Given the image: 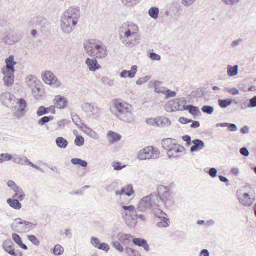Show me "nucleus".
<instances>
[{
	"mask_svg": "<svg viewBox=\"0 0 256 256\" xmlns=\"http://www.w3.org/2000/svg\"><path fill=\"white\" fill-rule=\"evenodd\" d=\"M138 70V68L136 66H132L131 70L128 71L126 70H124L120 73V76L122 78H133L134 77Z\"/></svg>",
	"mask_w": 256,
	"mask_h": 256,
	"instance_id": "obj_23",
	"label": "nucleus"
},
{
	"mask_svg": "<svg viewBox=\"0 0 256 256\" xmlns=\"http://www.w3.org/2000/svg\"><path fill=\"white\" fill-rule=\"evenodd\" d=\"M57 146L62 149L66 148L68 144V140L62 137H58L56 140Z\"/></svg>",
	"mask_w": 256,
	"mask_h": 256,
	"instance_id": "obj_27",
	"label": "nucleus"
},
{
	"mask_svg": "<svg viewBox=\"0 0 256 256\" xmlns=\"http://www.w3.org/2000/svg\"><path fill=\"white\" fill-rule=\"evenodd\" d=\"M160 204H159V206H156L155 207L152 208V209L153 212L154 214L157 218H164L166 215L163 211H162L160 208Z\"/></svg>",
	"mask_w": 256,
	"mask_h": 256,
	"instance_id": "obj_35",
	"label": "nucleus"
},
{
	"mask_svg": "<svg viewBox=\"0 0 256 256\" xmlns=\"http://www.w3.org/2000/svg\"><path fill=\"white\" fill-rule=\"evenodd\" d=\"M137 208L132 205L121 204L120 213L126 224L128 226H132L138 218Z\"/></svg>",
	"mask_w": 256,
	"mask_h": 256,
	"instance_id": "obj_7",
	"label": "nucleus"
},
{
	"mask_svg": "<svg viewBox=\"0 0 256 256\" xmlns=\"http://www.w3.org/2000/svg\"><path fill=\"white\" fill-rule=\"evenodd\" d=\"M16 105L13 108L17 112L18 116H22L26 112L27 102L24 98L16 100Z\"/></svg>",
	"mask_w": 256,
	"mask_h": 256,
	"instance_id": "obj_14",
	"label": "nucleus"
},
{
	"mask_svg": "<svg viewBox=\"0 0 256 256\" xmlns=\"http://www.w3.org/2000/svg\"><path fill=\"white\" fill-rule=\"evenodd\" d=\"M14 56H10L6 60V66L2 69V72L4 76L14 74V66L16 64V62L14 60Z\"/></svg>",
	"mask_w": 256,
	"mask_h": 256,
	"instance_id": "obj_10",
	"label": "nucleus"
},
{
	"mask_svg": "<svg viewBox=\"0 0 256 256\" xmlns=\"http://www.w3.org/2000/svg\"><path fill=\"white\" fill-rule=\"evenodd\" d=\"M64 248L60 244H56L54 248L53 254L56 256L62 255L64 252Z\"/></svg>",
	"mask_w": 256,
	"mask_h": 256,
	"instance_id": "obj_42",
	"label": "nucleus"
},
{
	"mask_svg": "<svg viewBox=\"0 0 256 256\" xmlns=\"http://www.w3.org/2000/svg\"><path fill=\"white\" fill-rule=\"evenodd\" d=\"M167 112H171L180 109V98L170 101L164 106Z\"/></svg>",
	"mask_w": 256,
	"mask_h": 256,
	"instance_id": "obj_18",
	"label": "nucleus"
},
{
	"mask_svg": "<svg viewBox=\"0 0 256 256\" xmlns=\"http://www.w3.org/2000/svg\"><path fill=\"white\" fill-rule=\"evenodd\" d=\"M32 95L37 100L40 99L44 94V89L41 87L40 84L32 89Z\"/></svg>",
	"mask_w": 256,
	"mask_h": 256,
	"instance_id": "obj_29",
	"label": "nucleus"
},
{
	"mask_svg": "<svg viewBox=\"0 0 256 256\" xmlns=\"http://www.w3.org/2000/svg\"><path fill=\"white\" fill-rule=\"evenodd\" d=\"M160 219L161 220V221L156 224L158 227L160 228H166L170 226V221L168 218L164 216V218H161Z\"/></svg>",
	"mask_w": 256,
	"mask_h": 256,
	"instance_id": "obj_40",
	"label": "nucleus"
},
{
	"mask_svg": "<svg viewBox=\"0 0 256 256\" xmlns=\"http://www.w3.org/2000/svg\"><path fill=\"white\" fill-rule=\"evenodd\" d=\"M250 86L248 88V91L250 92H254L256 91V78H251L250 80Z\"/></svg>",
	"mask_w": 256,
	"mask_h": 256,
	"instance_id": "obj_49",
	"label": "nucleus"
},
{
	"mask_svg": "<svg viewBox=\"0 0 256 256\" xmlns=\"http://www.w3.org/2000/svg\"><path fill=\"white\" fill-rule=\"evenodd\" d=\"M151 77L148 76H147L144 78H141L136 82V84L138 85H141L142 84H144Z\"/></svg>",
	"mask_w": 256,
	"mask_h": 256,
	"instance_id": "obj_58",
	"label": "nucleus"
},
{
	"mask_svg": "<svg viewBox=\"0 0 256 256\" xmlns=\"http://www.w3.org/2000/svg\"><path fill=\"white\" fill-rule=\"evenodd\" d=\"M70 120L67 119L62 120L58 122V128H62L66 126L69 124Z\"/></svg>",
	"mask_w": 256,
	"mask_h": 256,
	"instance_id": "obj_55",
	"label": "nucleus"
},
{
	"mask_svg": "<svg viewBox=\"0 0 256 256\" xmlns=\"http://www.w3.org/2000/svg\"><path fill=\"white\" fill-rule=\"evenodd\" d=\"M84 144V140L82 136H78L74 140V144L79 147L82 146Z\"/></svg>",
	"mask_w": 256,
	"mask_h": 256,
	"instance_id": "obj_50",
	"label": "nucleus"
},
{
	"mask_svg": "<svg viewBox=\"0 0 256 256\" xmlns=\"http://www.w3.org/2000/svg\"><path fill=\"white\" fill-rule=\"evenodd\" d=\"M254 190L249 185L241 187L236 192L240 203L244 206H250L254 202Z\"/></svg>",
	"mask_w": 256,
	"mask_h": 256,
	"instance_id": "obj_6",
	"label": "nucleus"
},
{
	"mask_svg": "<svg viewBox=\"0 0 256 256\" xmlns=\"http://www.w3.org/2000/svg\"><path fill=\"white\" fill-rule=\"evenodd\" d=\"M113 104L114 107L110 110L118 118L129 124L134 121V116L130 104L122 100H114Z\"/></svg>",
	"mask_w": 256,
	"mask_h": 256,
	"instance_id": "obj_1",
	"label": "nucleus"
},
{
	"mask_svg": "<svg viewBox=\"0 0 256 256\" xmlns=\"http://www.w3.org/2000/svg\"><path fill=\"white\" fill-rule=\"evenodd\" d=\"M43 80L48 84L54 88H58L60 87L61 82L54 74L50 71H47L44 74H42Z\"/></svg>",
	"mask_w": 256,
	"mask_h": 256,
	"instance_id": "obj_11",
	"label": "nucleus"
},
{
	"mask_svg": "<svg viewBox=\"0 0 256 256\" xmlns=\"http://www.w3.org/2000/svg\"><path fill=\"white\" fill-rule=\"evenodd\" d=\"M90 243L93 246L98 249L99 246L101 244L100 240L96 237L92 238Z\"/></svg>",
	"mask_w": 256,
	"mask_h": 256,
	"instance_id": "obj_52",
	"label": "nucleus"
},
{
	"mask_svg": "<svg viewBox=\"0 0 256 256\" xmlns=\"http://www.w3.org/2000/svg\"><path fill=\"white\" fill-rule=\"evenodd\" d=\"M107 138L108 140L110 143L114 144L120 140H121L122 136L112 131H110L108 134Z\"/></svg>",
	"mask_w": 256,
	"mask_h": 256,
	"instance_id": "obj_26",
	"label": "nucleus"
},
{
	"mask_svg": "<svg viewBox=\"0 0 256 256\" xmlns=\"http://www.w3.org/2000/svg\"><path fill=\"white\" fill-rule=\"evenodd\" d=\"M158 198L165 208H169L174 206L175 204V194L171 190L170 186H164L160 185L158 188Z\"/></svg>",
	"mask_w": 256,
	"mask_h": 256,
	"instance_id": "obj_5",
	"label": "nucleus"
},
{
	"mask_svg": "<svg viewBox=\"0 0 256 256\" xmlns=\"http://www.w3.org/2000/svg\"><path fill=\"white\" fill-rule=\"evenodd\" d=\"M80 16V11L78 8L71 7L64 14L61 19L60 28L66 33H70L77 25Z\"/></svg>",
	"mask_w": 256,
	"mask_h": 256,
	"instance_id": "obj_2",
	"label": "nucleus"
},
{
	"mask_svg": "<svg viewBox=\"0 0 256 256\" xmlns=\"http://www.w3.org/2000/svg\"><path fill=\"white\" fill-rule=\"evenodd\" d=\"M86 64L92 72H95L101 68L96 58L93 59L88 58L86 60Z\"/></svg>",
	"mask_w": 256,
	"mask_h": 256,
	"instance_id": "obj_20",
	"label": "nucleus"
},
{
	"mask_svg": "<svg viewBox=\"0 0 256 256\" xmlns=\"http://www.w3.org/2000/svg\"><path fill=\"white\" fill-rule=\"evenodd\" d=\"M28 239L35 246H38L40 244V240L34 236H28Z\"/></svg>",
	"mask_w": 256,
	"mask_h": 256,
	"instance_id": "obj_54",
	"label": "nucleus"
},
{
	"mask_svg": "<svg viewBox=\"0 0 256 256\" xmlns=\"http://www.w3.org/2000/svg\"><path fill=\"white\" fill-rule=\"evenodd\" d=\"M182 110H188V112L194 116L197 115L200 112L198 107L192 105L184 106Z\"/></svg>",
	"mask_w": 256,
	"mask_h": 256,
	"instance_id": "obj_32",
	"label": "nucleus"
},
{
	"mask_svg": "<svg viewBox=\"0 0 256 256\" xmlns=\"http://www.w3.org/2000/svg\"><path fill=\"white\" fill-rule=\"evenodd\" d=\"M54 119V117L53 116H46L41 118L38 121V124L40 126H44L46 124L48 123L50 121L53 120Z\"/></svg>",
	"mask_w": 256,
	"mask_h": 256,
	"instance_id": "obj_44",
	"label": "nucleus"
},
{
	"mask_svg": "<svg viewBox=\"0 0 256 256\" xmlns=\"http://www.w3.org/2000/svg\"><path fill=\"white\" fill-rule=\"evenodd\" d=\"M54 102L56 108L59 109L65 108L68 104V100L64 96H56Z\"/></svg>",
	"mask_w": 256,
	"mask_h": 256,
	"instance_id": "obj_17",
	"label": "nucleus"
},
{
	"mask_svg": "<svg viewBox=\"0 0 256 256\" xmlns=\"http://www.w3.org/2000/svg\"><path fill=\"white\" fill-rule=\"evenodd\" d=\"M160 84V82H158V81H156L154 82V86H156L155 89H154V92L156 93L162 94V92H164L168 90V89H166V88H158L157 86Z\"/></svg>",
	"mask_w": 256,
	"mask_h": 256,
	"instance_id": "obj_53",
	"label": "nucleus"
},
{
	"mask_svg": "<svg viewBox=\"0 0 256 256\" xmlns=\"http://www.w3.org/2000/svg\"><path fill=\"white\" fill-rule=\"evenodd\" d=\"M202 111L208 115H211L214 112V108L210 106H204L201 108Z\"/></svg>",
	"mask_w": 256,
	"mask_h": 256,
	"instance_id": "obj_46",
	"label": "nucleus"
},
{
	"mask_svg": "<svg viewBox=\"0 0 256 256\" xmlns=\"http://www.w3.org/2000/svg\"><path fill=\"white\" fill-rule=\"evenodd\" d=\"M162 94L166 96V98L168 99L171 98H174L176 96V94L175 92H172L170 90L168 89L164 92H162Z\"/></svg>",
	"mask_w": 256,
	"mask_h": 256,
	"instance_id": "obj_51",
	"label": "nucleus"
},
{
	"mask_svg": "<svg viewBox=\"0 0 256 256\" xmlns=\"http://www.w3.org/2000/svg\"><path fill=\"white\" fill-rule=\"evenodd\" d=\"M12 160V155L8 154H0V164L5 162L10 161Z\"/></svg>",
	"mask_w": 256,
	"mask_h": 256,
	"instance_id": "obj_45",
	"label": "nucleus"
},
{
	"mask_svg": "<svg viewBox=\"0 0 256 256\" xmlns=\"http://www.w3.org/2000/svg\"><path fill=\"white\" fill-rule=\"evenodd\" d=\"M234 100L230 99V98H227V99H224V100L220 99L218 100V102L220 106L222 108H226L228 106H230L232 104L234 103Z\"/></svg>",
	"mask_w": 256,
	"mask_h": 256,
	"instance_id": "obj_36",
	"label": "nucleus"
},
{
	"mask_svg": "<svg viewBox=\"0 0 256 256\" xmlns=\"http://www.w3.org/2000/svg\"><path fill=\"white\" fill-rule=\"evenodd\" d=\"M16 100L14 95L8 92L2 93L0 96V101L4 106L8 108H13V105L16 102Z\"/></svg>",
	"mask_w": 256,
	"mask_h": 256,
	"instance_id": "obj_12",
	"label": "nucleus"
},
{
	"mask_svg": "<svg viewBox=\"0 0 256 256\" xmlns=\"http://www.w3.org/2000/svg\"><path fill=\"white\" fill-rule=\"evenodd\" d=\"M132 236L130 234H125L123 233H119L118 234V241L124 246H128L130 244Z\"/></svg>",
	"mask_w": 256,
	"mask_h": 256,
	"instance_id": "obj_22",
	"label": "nucleus"
},
{
	"mask_svg": "<svg viewBox=\"0 0 256 256\" xmlns=\"http://www.w3.org/2000/svg\"><path fill=\"white\" fill-rule=\"evenodd\" d=\"M112 166L114 170H121L123 168L126 166L125 165L122 166V163L118 162H114L112 164Z\"/></svg>",
	"mask_w": 256,
	"mask_h": 256,
	"instance_id": "obj_56",
	"label": "nucleus"
},
{
	"mask_svg": "<svg viewBox=\"0 0 256 256\" xmlns=\"http://www.w3.org/2000/svg\"><path fill=\"white\" fill-rule=\"evenodd\" d=\"M184 150V147L176 144L168 152V158H172L179 157L180 154L182 153Z\"/></svg>",
	"mask_w": 256,
	"mask_h": 256,
	"instance_id": "obj_16",
	"label": "nucleus"
},
{
	"mask_svg": "<svg viewBox=\"0 0 256 256\" xmlns=\"http://www.w3.org/2000/svg\"><path fill=\"white\" fill-rule=\"evenodd\" d=\"M140 39L138 26L133 22H128V28L124 32V35L120 34L122 44L126 47L132 48L140 44Z\"/></svg>",
	"mask_w": 256,
	"mask_h": 256,
	"instance_id": "obj_4",
	"label": "nucleus"
},
{
	"mask_svg": "<svg viewBox=\"0 0 256 256\" xmlns=\"http://www.w3.org/2000/svg\"><path fill=\"white\" fill-rule=\"evenodd\" d=\"M49 114L48 109L44 106H40L36 114L38 116Z\"/></svg>",
	"mask_w": 256,
	"mask_h": 256,
	"instance_id": "obj_47",
	"label": "nucleus"
},
{
	"mask_svg": "<svg viewBox=\"0 0 256 256\" xmlns=\"http://www.w3.org/2000/svg\"><path fill=\"white\" fill-rule=\"evenodd\" d=\"M126 252L128 256H136L138 254L136 251L130 248H126Z\"/></svg>",
	"mask_w": 256,
	"mask_h": 256,
	"instance_id": "obj_60",
	"label": "nucleus"
},
{
	"mask_svg": "<svg viewBox=\"0 0 256 256\" xmlns=\"http://www.w3.org/2000/svg\"><path fill=\"white\" fill-rule=\"evenodd\" d=\"M7 202L10 207L16 210H19L22 208V204L18 200L9 198Z\"/></svg>",
	"mask_w": 256,
	"mask_h": 256,
	"instance_id": "obj_33",
	"label": "nucleus"
},
{
	"mask_svg": "<svg viewBox=\"0 0 256 256\" xmlns=\"http://www.w3.org/2000/svg\"><path fill=\"white\" fill-rule=\"evenodd\" d=\"M122 244L119 241H114L112 242V246L120 252H122L124 250Z\"/></svg>",
	"mask_w": 256,
	"mask_h": 256,
	"instance_id": "obj_48",
	"label": "nucleus"
},
{
	"mask_svg": "<svg viewBox=\"0 0 256 256\" xmlns=\"http://www.w3.org/2000/svg\"><path fill=\"white\" fill-rule=\"evenodd\" d=\"M142 152L144 154L146 160L158 159L159 158L160 152L158 148H154L152 146H148L142 150Z\"/></svg>",
	"mask_w": 256,
	"mask_h": 256,
	"instance_id": "obj_13",
	"label": "nucleus"
},
{
	"mask_svg": "<svg viewBox=\"0 0 256 256\" xmlns=\"http://www.w3.org/2000/svg\"><path fill=\"white\" fill-rule=\"evenodd\" d=\"M160 201L156 194H152L144 197L139 202L137 208L138 212H145L152 208L159 206Z\"/></svg>",
	"mask_w": 256,
	"mask_h": 256,
	"instance_id": "obj_8",
	"label": "nucleus"
},
{
	"mask_svg": "<svg viewBox=\"0 0 256 256\" xmlns=\"http://www.w3.org/2000/svg\"><path fill=\"white\" fill-rule=\"evenodd\" d=\"M71 162L74 165H78L82 168H86L88 165V163L86 161L78 158L72 159Z\"/></svg>",
	"mask_w": 256,
	"mask_h": 256,
	"instance_id": "obj_38",
	"label": "nucleus"
},
{
	"mask_svg": "<svg viewBox=\"0 0 256 256\" xmlns=\"http://www.w3.org/2000/svg\"><path fill=\"white\" fill-rule=\"evenodd\" d=\"M37 224L32 222L22 221L21 218H18L12 224V228L16 232L19 233H25L30 232L34 229Z\"/></svg>",
	"mask_w": 256,
	"mask_h": 256,
	"instance_id": "obj_9",
	"label": "nucleus"
},
{
	"mask_svg": "<svg viewBox=\"0 0 256 256\" xmlns=\"http://www.w3.org/2000/svg\"><path fill=\"white\" fill-rule=\"evenodd\" d=\"M142 0H122V4L127 7H133L138 4Z\"/></svg>",
	"mask_w": 256,
	"mask_h": 256,
	"instance_id": "obj_43",
	"label": "nucleus"
},
{
	"mask_svg": "<svg viewBox=\"0 0 256 256\" xmlns=\"http://www.w3.org/2000/svg\"><path fill=\"white\" fill-rule=\"evenodd\" d=\"M100 108L96 106L95 103H92L91 111L90 112H92L93 114H96L100 112Z\"/></svg>",
	"mask_w": 256,
	"mask_h": 256,
	"instance_id": "obj_61",
	"label": "nucleus"
},
{
	"mask_svg": "<svg viewBox=\"0 0 256 256\" xmlns=\"http://www.w3.org/2000/svg\"><path fill=\"white\" fill-rule=\"evenodd\" d=\"M84 48L86 52L89 56L103 59L108 56V50L104 44L95 40H89L84 43Z\"/></svg>",
	"mask_w": 256,
	"mask_h": 256,
	"instance_id": "obj_3",
	"label": "nucleus"
},
{
	"mask_svg": "<svg viewBox=\"0 0 256 256\" xmlns=\"http://www.w3.org/2000/svg\"><path fill=\"white\" fill-rule=\"evenodd\" d=\"M248 108H252L256 107V96L250 100V102L248 104Z\"/></svg>",
	"mask_w": 256,
	"mask_h": 256,
	"instance_id": "obj_64",
	"label": "nucleus"
},
{
	"mask_svg": "<svg viewBox=\"0 0 256 256\" xmlns=\"http://www.w3.org/2000/svg\"><path fill=\"white\" fill-rule=\"evenodd\" d=\"M99 246L98 250H104L106 252H108L110 250V246L106 243H101L100 245Z\"/></svg>",
	"mask_w": 256,
	"mask_h": 256,
	"instance_id": "obj_62",
	"label": "nucleus"
},
{
	"mask_svg": "<svg viewBox=\"0 0 256 256\" xmlns=\"http://www.w3.org/2000/svg\"><path fill=\"white\" fill-rule=\"evenodd\" d=\"M134 193V191L132 188V185H128L126 186L120 190H117L116 192V196H130Z\"/></svg>",
	"mask_w": 256,
	"mask_h": 256,
	"instance_id": "obj_24",
	"label": "nucleus"
},
{
	"mask_svg": "<svg viewBox=\"0 0 256 256\" xmlns=\"http://www.w3.org/2000/svg\"><path fill=\"white\" fill-rule=\"evenodd\" d=\"M158 14L159 10L156 7H152L148 11L150 16L154 20H156L158 18Z\"/></svg>",
	"mask_w": 256,
	"mask_h": 256,
	"instance_id": "obj_41",
	"label": "nucleus"
},
{
	"mask_svg": "<svg viewBox=\"0 0 256 256\" xmlns=\"http://www.w3.org/2000/svg\"><path fill=\"white\" fill-rule=\"evenodd\" d=\"M14 190L16 192L14 197L18 198L20 200H23L25 198V194L23 190L19 186H15Z\"/></svg>",
	"mask_w": 256,
	"mask_h": 256,
	"instance_id": "obj_37",
	"label": "nucleus"
},
{
	"mask_svg": "<svg viewBox=\"0 0 256 256\" xmlns=\"http://www.w3.org/2000/svg\"><path fill=\"white\" fill-rule=\"evenodd\" d=\"M192 144L194 146H191L190 152H199L205 148V144L204 142L199 139H196L192 141Z\"/></svg>",
	"mask_w": 256,
	"mask_h": 256,
	"instance_id": "obj_19",
	"label": "nucleus"
},
{
	"mask_svg": "<svg viewBox=\"0 0 256 256\" xmlns=\"http://www.w3.org/2000/svg\"><path fill=\"white\" fill-rule=\"evenodd\" d=\"M27 86L31 90L40 85V82L34 76H29L26 78Z\"/></svg>",
	"mask_w": 256,
	"mask_h": 256,
	"instance_id": "obj_21",
	"label": "nucleus"
},
{
	"mask_svg": "<svg viewBox=\"0 0 256 256\" xmlns=\"http://www.w3.org/2000/svg\"><path fill=\"white\" fill-rule=\"evenodd\" d=\"M132 242L135 245L144 248L146 252H148L150 250V246L146 240L136 238L132 240Z\"/></svg>",
	"mask_w": 256,
	"mask_h": 256,
	"instance_id": "obj_25",
	"label": "nucleus"
},
{
	"mask_svg": "<svg viewBox=\"0 0 256 256\" xmlns=\"http://www.w3.org/2000/svg\"><path fill=\"white\" fill-rule=\"evenodd\" d=\"M91 107L92 103H84L82 106V109L86 112H90Z\"/></svg>",
	"mask_w": 256,
	"mask_h": 256,
	"instance_id": "obj_63",
	"label": "nucleus"
},
{
	"mask_svg": "<svg viewBox=\"0 0 256 256\" xmlns=\"http://www.w3.org/2000/svg\"><path fill=\"white\" fill-rule=\"evenodd\" d=\"M101 80L102 82L106 85L112 86L114 84V82L107 77H102Z\"/></svg>",
	"mask_w": 256,
	"mask_h": 256,
	"instance_id": "obj_57",
	"label": "nucleus"
},
{
	"mask_svg": "<svg viewBox=\"0 0 256 256\" xmlns=\"http://www.w3.org/2000/svg\"><path fill=\"white\" fill-rule=\"evenodd\" d=\"M158 118H150L146 120V123L150 126L158 127Z\"/></svg>",
	"mask_w": 256,
	"mask_h": 256,
	"instance_id": "obj_59",
	"label": "nucleus"
},
{
	"mask_svg": "<svg viewBox=\"0 0 256 256\" xmlns=\"http://www.w3.org/2000/svg\"><path fill=\"white\" fill-rule=\"evenodd\" d=\"M162 145L164 150L168 152L169 150L172 148L176 144L173 142L172 139L167 138L162 142Z\"/></svg>",
	"mask_w": 256,
	"mask_h": 256,
	"instance_id": "obj_28",
	"label": "nucleus"
},
{
	"mask_svg": "<svg viewBox=\"0 0 256 256\" xmlns=\"http://www.w3.org/2000/svg\"><path fill=\"white\" fill-rule=\"evenodd\" d=\"M157 122H158V126L160 127L168 126L171 124L170 120L166 117H158Z\"/></svg>",
	"mask_w": 256,
	"mask_h": 256,
	"instance_id": "obj_31",
	"label": "nucleus"
},
{
	"mask_svg": "<svg viewBox=\"0 0 256 256\" xmlns=\"http://www.w3.org/2000/svg\"><path fill=\"white\" fill-rule=\"evenodd\" d=\"M227 69L228 75L229 76H234L238 74V65H235L234 66L229 65L228 66Z\"/></svg>",
	"mask_w": 256,
	"mask_h": 256,
	"instance_id": "obj_34",
	"label": "nucleus"
},
{
	"mask_svg": "<svg viewBox=\"0 0 256 256\" xmlns=\"http://www.w3.org/2000/svg\"><path fill=\"white\" fill-rule=\"evenodd\" d=\"M2 248L7 253L11 256H22V254L21 252H15L14 248V244L10 240H6L3 242Z\"/></svg>",
	"mask_w": 256,
	"mask_h": 256,
	"instance_id": "obj_15",
	"label": "nucleus"
},
{
	"mask_svg": "<svg viewBox=\"0 0 256 256\" xmlns=\"http://www.w3.org/2000/svg\"><path fill=\"white\" fill-rule=\"evenodd\" d=\"M71 116L72 117V122L79 128H82V126H84L86 128H87V126H86L81 120L80 118L75 113H72Z\"/></svg>",
	"mask_w": 256,
	"mask_h": 256,
	"instance_id": "obj_30",
	"label": "nucleus"
},
{
	"mask_svg": "<svg viewBox=\"0 0 256 256\" xmlns=\"http://www.w3.org/2000/svg\"><path fill=\"white\" fill-rule=\"evenodd\" d=\"M14 74L5 76L3 78L5 86H12L14 82Z\"/></svg>",
	"mask_w": 256,
	"mask_h": 256,
	"instance_id": "obj_39",
	"label": "nucleus"
}]
</instances>
